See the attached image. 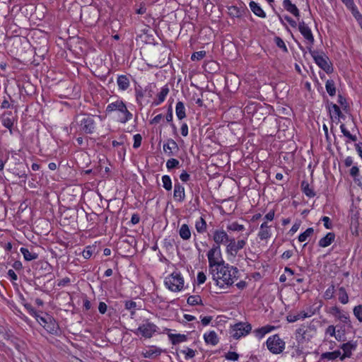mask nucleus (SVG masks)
Segmentation results:
<instances>
[{
    "label": "nucleus",
    "mask_w": 362,
    "mask_h": 362,
    "mask_svg": "<svg viewBox=\"0 0 362 362\" xmlns=\"http://www.w3.org/2000/svg\"><path fill=\"white\" fill-rule=\"evenodd\" d=\"M322 221L324 223V226L327 229H331L332 228V224L331 223L330 218L328 216H323L322 218Z\"/></svg>",
    "instance_id": "nucleus-56"
},
{
    "label": "nucleus",
    "mask_w": 362,
    "mask_h": 362,
    "mask_svg": "<svg viewBox=\"0 0 362 362\" xmlns=\"http://www.w3.org/2000/svg\"><path fill=\"white\" fill-rule=\"evenodd\" d=\"M157 329L158 327L155 324L146 320L145 323L134 330V333L136 334H141L145 338H151L157 332Z\"/></svg>",
    "instance_id": "nucleus-9"
},
{
    "label": "nucleus",
    "mask_w": 362,
    "mask_h": 362,
    "mask_svg": "<svg viewBox=\"0 0 362 362\" xmlns=\"http://www.w3.org/2000/svg\"><path fill=\"white\" fill-rule=\"evenodd\" d=\"M48 322L47 325H43L44 328L49 333L54 334L56 333L59 326L58 324L56 322L54 319L52 317H48Z\"/></svg>",
    "instance_id": "nucleus-26"
},
{
    "label": "nucleus",
    "mask_w": 362,
    "mask_h": 362,
    "mask_svg": "<svg viewBox=\"0 0 362 362\" xmlns=\"http://www.w3.org/2000/svg\"><path fill=\"white\" fill-rule=\"evenodd\" d=\"M187 302L190 305H203L201 297L198 295L190 296L188 297Z\"/></svg>",
    "instance_id": "nucleus-39"
},
{
    "label": "nucleus",
    "mask_w": 362,
    "mask_h": 362,
    "mask_svg": "<svg viewBox=\"0 0 362 362\" xmlns=\"http://www.w3.org/2000/svg\"><path fill=\"white\" fill-rule=\"evenodd\" d=\"M225 358L229 361H236L239 358V354L235 351H228L226 354Z\"/></svg>",
    "instance_id": "nucleus-48"
},
{
    "label": "nucleus",
    "mask_w": 362,
    "mask_h": 362,
    "mask_svg": "<svg viewBox=\"0 0 362 362\" xmlns=\"http://www.w3.org/2000/svg\"><path fill=\"white\" fill-rule=\"evenodd\" d=\"M340 129L341 133L344 136L349 139L352 141H356L357 140V137L355 135H352L346 128L345 125L344 124H341L340 125Z\"/></svg>",
    "instance_id": "nucleus-43"
},
{
    "label": "nucleus",
    "mask_w": 362,
    "mask_h": 362,
    "mask_svg": "<svg viewBox=\"0 0 362 362\" xmlns=\"http://www.w3.org/2000/svg\"><path fill=\"white\" fill-rule=\"evenodd\" d=\"M313 334H310L308 329L306 328V326L301 325L298 329H296V337L298 341H309L310 338H312Z\"/></svg>",
    "instance_id": "nucleus-12"
},
{
    "label": "nucleus",
    "mask_w": 362,
    "mask_h": 362,
    "mask_svg": "<svg viewBox=\"0 0 362 362\" xmlns=\"http://www.w3.org/2000/svg\"><path fill=\"white\" fill-rule=\"evenodd\" d=\"M230 238L223 229H216L213 232V240L216 243L215 245L220 247V245H224L226 246Z\"/></svg>",
    "instance_id": "nucleus-11"
},
{
    "label": "nucleus",
    "mask_w": 362,
    "mask_h": 362,
    "mask_svg": "<svg viewBox=\"0 0 362 362\" xmlns=\"http://www.w3.org/2000/svg\"><path fill=\"white\" fill-rule=\"evenodd\" d=\"M184 279L180 273L174 272L165 279V285L173 292H179L184 287Z\"/></svg>",
    "instance_id": "nucleus-4"
},
{
    "label": "nucleus",
    "mask_w": 362,
    "mask_h": 362,
    "mask_svg": "<svg viewBox=\"0 0 362 362\" xmlns=\"http://www.w3.org/2000/svg\"><path fill=\"white\" fill-rule=\"evenodd\" d=\"M228 13L232 18H239L242 15V12L239 8L235 6H230L228 7Z\"/></svg>",
    "instance_id": "nucleus-36"
},
{
    "label": "nucleus",
    "mask_w": 362,
    "mask_h": 362,
    "mask_svg": "<svg viewBox=\"0 0 362 362\" xmlns=\"http://www.w3.org/2000/svg\"><path fill=\"white\" fill-rule=\"evenodd\" d=\"M298 29L303 36L311 44L314 42V37L310 28L303 22H300Z\"/></svg>",
    "instance_id": "nucleus-14"
},
{
    "label": "nucleus",
    "mask_w": 362,
    "mask_h": 362,
    "mask_svg": "<svg viewBox=\"0 0 362 362\" xmlns=\"http://www.w3.org/2000/svg\"><path fill=\"white\" fill-rule=\"evenodd\" d=\"M173 197L180 202H183L185 198V187L178 182L175 183Z\"/></svg>",
    "instance_id": "nucleus-15"
},
{
    "label": "nucleus",
    "mask_w": 362,
    "mask_h": 362,
    "mask_svg": "<svg viewBox=\"0 0 362 362\" xmlns=\"http://www.w3.org/2000/svg\"><path fill=\"white\" fill-rule=\"evenodd\" d=\"M175 113L177 118L180 120L186 117L185 107L182 102L179 101L177 103L175 107Z\"/></svg>",
    "instance_id": "nucleus-28"
},
{
    "label": "nucleus",
    "mask_w": 362,
    "mask_h": 362,
    "mask_svg": "<svg viewBox=\"0 0 362 362\" xmlns=\"http://www.w3.org/2000/svg\"><path fill=\"white\" fill-rule=\"evenodd\" d=\"M179 235L183 240H188L191 238V230L187 224H182L179 229Z\"/></svg>",
    "instance_id": "nucleus-25"
},
{
    "label": "nucleus",
    "mask_w": 362,
    "mask_h": 362,
    "mask_svg": "<svg viewBox=\"0 0 362 362\" xmlns=\"http://www.w3.org/2000/svg\"><path fill=\"white\" fill-rule=\"evenodd\" d=\"M313 314V313L312 314H308L305 311H301L297 314L290 313L287 315L286 319L289 322H294L300 319H304L310 317Z\"/></svg>",
    "instance_id": "nucleus-19"
},
{
    "label": "nucleus",
    "mask_w": 362,
    "mask_h": 362,
    "mask_svg": "<svg viewBox=\"0 0 362 362\" xmlns=\"http://www.w3.org/2000/svg\"><path fill=\"white\" fill-rule=\"evenodd\" d=\"M274 42L279 48L281 49L284 52H288L287 47L284 40L280 37H275Z\"/></svg>",
    "instance_id": "nucleus-44"
},
{
    "label": "nucleus",
    "mask_w": 362,
    "mask_h": 362,
    "mask_svg": "<svg viewBox=\"0 0 362 362\" xmlns=\"http://www.w3.org/2000/svg\"><path fill=\"white\" fill-rule=\"evenodd\" d=\"M334 286L331 285L325 292L324 298L325 299H331L334 296Z\"/></svg>",
    "instance_id": "nucleus-49"
},
{
    "label": "nucleus",
    "mask_w": 362,
    "mask_h": 362,
    "mask_svg": "<svg viewBox=\"0 0 362 362\" xmlns=\"http://www.w3.org/2000/svg\"><path fill=\"white\" fill-rule=\"evenodd\" d=\"M339 300L342 304H346L349 302V296L348 294L344 287H340L339 288Z\"/></svg>",
    "instance_id": "nucleus-37"
},
{
    "label": "nucleus",
    "mask_w": 362,
    "mask_h": 362,
    "mask_svg": "<svg viewBox=\"0 0 362 362\" xmlns=\"http://www.w3.org/2000/svg\"><path fill=\"white\" fill-rule=\"evenodd\" d=\"M329 313H330L332 315H334V316H335V317H339V315H340V313H341V310H340L338 307H337V306H334V307H332V308H330V311H329Z\"/></svg>",
    "instance_id": "nucleus-60"
},
{
    "label": "nucleus",
    "mask_w": 362,
    "mask_h": 362,
    "mask_svg": "<svg viewBox=\"0 0 362 362\" xmlns=\"http://www.w3.org/2000/svg\"><path fill=\"white\" fill-rule=\"evenodd\" d=\"M267 349L274 354H279L283 352L285 348V342L278 334L269 337L267 340Z\"/></svg>",
    "instance_id": "nucleus-7"
},
{
    "label": "nucleus",
    "mask_w": 362,
    "mask_h": 362,
    "mask_svg": "<svg viewBox=\"0 0 362 362\" xmlns=\"http://www.w3.org/2000/svg\"><path fill=\"white\" fill-rule=\"evenodd\" d=\"M206 222L202 218L200 217L199 220L195 223V228L199 233H204L206 230Z\"/></svg>",
    "instance_id": "nucleus-35"
},
{
    "label": "nucleus",
    "mask_w": 362,
    "mask_h": 362,
    "mask_svg": "<svg viewBox=\"0 0 362 362\" xmlns=\"http://www.w3.org/2000/svg\"><path fill=\"white\" fill-rule=\"evenodd\" d=\"M335 235L334 233H328L325 237L319 240V246L326 247L330 245L334 240Z\"/></svg>",
    "instance_id": "nucleus-20"
},
{
    "label": "nucleus",
    "mask_w": 362,
    "mask_h": 362,
    "mask_svg": "<svg viewBox=\"0 0 362 362\" xmlns=\"http://www.w3.org/2000/svg\"><path fill=\"white\" fill-rule=\"evenodd\" d=\"M274 327L267 325L264 327H262L261 328H259L255 331L256 336L259 338H262L266 334L270 332L272 330H273Z\"/></svg>",
    "instance_id": "nucleus-34"
},
{
    "label": "nucleus",
    "mask_w": 362,
    "mask_h": 362,
    "mask_svg": "<svg viewBox=\"0 0 362 362\" xmlns=\"http://www.w3.org/2000/svg\"><path fill=\"white\" fill-rule=\"evenodd\" d=\"M210 274L216 285L221 288L232 286L239 277V270L237 267L225 264L213 271Z\"/></svg>",
    "instance_id": "nucleus-1"
},
{
    "label": "nucleus",
    "mask_w": 362,
    "mask_h": 362,
    "mask_svg": "<svg viewBox=\"0 0 362 362\" xmlns=\"http://www.w3.org/2000/svg\"><path fill=\"white\" fill-rule=\"evenodd\" d=\"M206 279V275L204 272H199L197 274V282L199 284H202L205 282Z\"/></svg>",
    "instance_id": "nucleus-58"
},
{
    "label": "nucleus",
    "mask_w": 362,
    "mask_h": 362,
    "mask_svg": "<svg viewBox=\"0 0 362 362\" xmlns=\"http://www.w3.org/2000/svg\"><path fill=\"white\" fill-rule=\"evenodd\" d=\"M98 310L101 314L105 313L107 311V305L104 302H100L98 306Z\"/></svg>",
    "instance_id": "nucleus-63"
},
{
    "label": "nucleus",
    "mask_w": 362,
    "mask_h": 362,
    "mask_svg": "<svg viewBox=\"0 0 362 362\" xmlns=\"http://www.w3.org/2000/svg\"><path fill=\"white\" fill-rule=\"evenodd\" d=\"M180 162L178 160L175 158H170L168 160L166 163V167L168 170L173 169L175 168H177L179 166Z\"/></svg>",
    "instance_id": "nucleus-46"
},
{
    "label": "nucleus",
    "mask_w": 362,
    "mask_h": 362,
    "mask_svg": "<svg viewBox=\"0 0 362 362\" xmlns=\"http://www.w3.org/2000/svg\"><path fill=\"white\" fill-rule=\"evenodd\" d=\"M209 260V272L211 273L215 269L225 264L222 258L221 247L218 245H213L207 252Z\"/></svg>",
    "instance_id": "nucleus-2"
},
{
    "label": "nucleus",
    "mask_w": 362,
    "mask_h": 362,
    "mask_svg": "<svg viewBox=\"0 0 362 362\" xmlns=\"http://www.w3.org/2000/svg\"><path fill=\"white\" fill-rule=\"evenodd\" d=\"M249 6L255 15L260 18L266 17V13L262 10V8L259 6V4H257L256 2L251 1L249 4Z\"/></svg>",
    "instance_id": "nucleus-24"
},
{
    "label": "nucleus",
    "mask_w": 362,
    "mask_h": 362,
    "mask_svg": "<svg viewBox=\"0 0 362 362\" xmlns=\"http://www.w3.org/2000/svg\"><path fill=\"white\" fill-rule=\"evenodd\" d=\"M226 228L228 231H243L245 226L239 224L238 222H232L227 226Z\"/></svg>",
    "instance_id": "nucleus-40"
},
{
    "label": "nucleus",
    "mask_w": 362,
    "mask_h": 362,
    "mask_svg": "<svg viewBox=\"0 0 362 362\" xmlns=\"http://www.w3.org/2000/svg\"><path fill=\"white\" fill-rule=\"evenodd\" d=\"M301 188L303 193L308 197H314L315 196V193L313 188L310 187V185L308 182L303 181L301 182Z\"/></svg>",
    "instance_id": "nucleus-32"
},
{
    "label": "nucleus",
    "mask_w": 362,
    "mask_h": 362,
    "mask_svg": "<svg viewBox=\"0 0 362 362\" xmlns=\"http://www.w3.org/2000/svg\"><path fill=\"white\" fill-rule=\"evenodd\" d=\"M204 339L208 344L215 346L218 343L217 334L214 331H210L209 333L204 334Z\"/></svg>",
    "instance_id": "nucleus-21"
},
{
    "label": "nucleus",
    "mask_w": 362,
    "mask_h": 362,
    "mask_svg": "<svg viewBox=\"0 0 362 362\" xmlns=\"http://www.w3.org/2000/svg\"><path fill=\"white\" fill-rule=\"evenodd\" d=\"M325 334H329L331 337H334L337 340L340 341L341 337L336 335L335 327L334 325H329L325 330Z\"/></svg>",
    "instance_id": "nucleus-45"
},
{
    "label": "nucleus",
    "mask_w": 362,
    "mask_h": 362,
    "mask_svg": "<svg viewBox=\"0 0 362 362\" xmlns=\"http://www.w3.org/2000/svg\"><path fill=\"white\" fill-rule=\"evenodd\" d=\"M310 53L315 60V63L326 73L332 72L333 68L330 65L329 58L322 52L319 53L316 51H312L310 49Z\"/></svg>",
    "instance_id": "nucleus-6"
},
{
    "label": "nucleus",
    "mask_w": 362,
    "mask_h": 362,
    "mask_svg": "<svg viewBox=\"0 0 362 362\" xmlns=\"http://www.w3.org/2000/svg\"><path fill=\"white\" fill-rule=\"evenodd\" d=\"M339 320H341L344 324H346L349 326H351V321L349 320V317L347 314L341 313L339 317H337Z\"/></svg>",
    "instance_id": "nucleus-51"
},
{
    "label": "nucleus",
    "mask_w": 362,
    "mask_h": 362,
    "mask_svg": "<svg viewBox=\"0 0 362 362\" xmlns=\"http://www.w3.org/2000/svg\"><path fill=\"white\" fill-rule=\"evenodd\" d=\"M2 124L5 127H6L9 129H11L12 128L13 124V122L9 118L3 119Z\"/></svg>",
    "instance_id": "nucleus-57"
},
{
    "label": "nucleus",
    "mask_w": 362,
    "mask_h": 362,
    "mask_svg": "<svg viewBox=\"0 0 362 362\" xmlns=\"http://www.w3.org/2000/svg\"><path fill=\"white\" fill-rule=\"evenodd\" d=\"M141 140H142V137H141V134H135L134 136L133 147L134 148H139L141 146Z\"/></svg>",
    "instance_id": "nucleus-53"
},
{
    "label": "nucleus",
    "mask_w": 362,
    "mask_h": 362,
    "mask_svg": "<svg viewBox=\"0 0 362 362\" xmlns=\"http://www.w3.org/2000/svg\"><path fill=\"white\" fill-rule=\"evenodd\" d=\"M168 337L173 344L185 341L187 339L186 335L181 334H169Z\"/></svg>",
    "instance_id": "nucleus-30"
},
{
    "label": "nucleus",
    "mask_w": 362,
    "mask_h": 362,
    "mask_svg": "<svg viewBox=\"0 0 362 362\" xmlns=\"http://www.w3.org/2000/svg\"><path fill=\"white\" fill-rule=\"evenodd\" d=\"M284 8L295 16H299V10L295 4H293L291 0H284L283 1Z\"/></svg>",
    "instance_id": "nucleus-22"
},
{
    "label": "nucleus",
    "mask_w": 362,
    "mask_h": 362,
    "mask_svg": "<svg viewBox=\"0 0 362 362\" xmlns=\"http://www.w3.org/2000/svg\"><path fill=\"white\" fill-rule=\"evenodd\" d=\"M162 182L163 188L167 191L172 189V181L169 175H163L162 177Z\"/></svg>",
    "instance_id": "nucleus-42"
},
{
    "label": "nucleus",
    "mask_w": 362,
    "mask_h": 362,
    "mask_svg": "<svg viewBox=\"0 0 362 362\" xmlns=\"http://www.w3.org/2000/svg\"><path fill=\"white\" fill-rule=\"evenodd\" d=\"M342 350L344 351V354L340 357L341 360H344L346 358H349L351 355V349H354V346L349 343L343 344L341 346Z\"/></svg>",
    "instance_id": "nucleus-31"
},
{
    "label": "nucleus",
    "mask_w": 362,
    "mask_h": 362,
    "mask_svg": "<svg viewBox=\"0 0 362 362\" xmlns=\"http://www.w3.org/2000/svg\"><path fill=\"white\" fill-rule=\"evenodd\" d=\"M327 92L330 96H334L336 93V88L333 80H327L325 84Z\"/></svg>",
    "instance_id": "nucleus-38"
},
{
    "label": "nucleus",
    "mask_w": 362,
    "mask_h": 362,
    "mask_svg": "<svg viewBox=\"0 0 362 362\" xmlns=\"http://www.w3.org/2000/svg\"><path fill=\"white\" fill-rule=\"evenodd\" d=\"M117 110L121 113L119 122L125 123L132 117V113L127 110L125 104L122 100H117L107 105L106 107L107 112H111Z\"/></svg>",
    "instance_id": "nucleus-3"
},
{
    "label": "nucleus",
    "mask_w": 362,
    "mask_h": 362,
    "mask_svg": "<svg viewBox=\"0 0 362 362\" xmlns=\"http://www.w3.org/2000/svg\"><path fill=\"white\" fill-rule=\"evenodd\" d=\"M170 89L168 85L164 86L157 95V98L153 102L155 106L159 105L165 100L166 96L169 93Z\"/></svg>",
    "instance_id": "nucleus-18"
},
{
    "label": "nucleus",
    "mask_w": 362,
    "mask_h": 362,
    "mask_svg": "<svg viewBox=\"0 0 362 362\" xmlns=\"http://www.w3.org/2000/svg\"><path fill=\"white\" fill-rule=\"evenodd\" d=\"M81 130L86 134H93L95 129V121L93 116H83L79 121Z\"/></svg>",
    "instance_id": "nucleus-10"
},
{
    "label": "nucleus",
    "mask_w": 362,
    "mask_h": 362,
    "mask_svg": "<svg viewBox=\"0 0 362 362\" xmlns=\"http://www.w3.org/2000/svg\"><path fill=\"white\" fill-rule=\"evenodd\" d=\"M346 6L351 11L356 7L354 0H341Z\"/></svg>",
    "instance_id": "nucleus-59"
},
{
    "label": "nucleus",
    "mask_w": 362,
    "mask_h": 362,
    "mask_svg": "<svg viewBox=\"0 0 362 362\" xmlns=\"http://www.w3.org/2000/svg\"><path fill=\"white\" fill-rule=\"evenodd\" d=\"M252 326L249 323L239 322L232 327L230 334L235 339H238L250 333Z\"/></svg>",
    "instance_id": "nucleus-8"
},
{
    "label": "nucleus",
    "mask_w": 362,
    "mask_h": 362,
    "mask_svg": "<svg viewBox=\"0 0 362 362\" xmlns=\"http://www.w3.org/2000/svg\"><path fill=\"white\" fill-rule=\"evenodd\" d=\"M117 83L122 90H126L129 87V79L125 75H120L117 77Z\"/></svg>",
    "instance_id": "nucleus-23"
},
{
    "label": "nucleus",
    "mask_w": 362,
    "mask_h": 362,
    "mask_svg": "<svg viewBox=\"0 0 362 362\" xmlns=\"http://www.w3.org/2000/svg\"><path fill=\"white\" fill-rule=\"evenodd\" d=\"M354 315L358 320L359 322H362V305H358L354 308Z\"/></svg>",
    "instance_id": "nucleus-47"
},
{
    "label": "nucleus",
    "mask_w": 362,
    "mask_h": 362,
    "mask_svg": "<svg viewBox=\"0 0 362 362\" xmlns=\"http://www.w3.org/2000/svg\"><path fill=\"white\" fill-rule=\"evenodd\" d=\"M247 237L243 239L235 240L234 238H231L230 241L226 246V252L228 256L235 257L237 256L238 252L244 248L247 244Z\"/></svg>",
    "instance_id": "nucleus-5"
},
{
    "label": "nucleus",
    "mask_w": 362,
    "mask_h": 362,
    "mask_svg": "<svg viewBox=\"0 0 362 362\" xmlns=\"http://www.w3.org/2000/svg\"><path fill=\"white\" fill-rule=\"evenodd\" d=\"M161 349L156 346H151L145 352H144L143 355L145 358H151L159 356L161 354Z\"/></svg>",
    "instance_id": "nucleus-27"
},
{
    "label": "nucleus",
    "mask_w": 362,
    "mask_h": 362,
    "mask_svg": "<svg viewBox=\"0 0 362 362\" xmlns=\"http://www.w3.org/2000/svg\"><path fill=\"white\" fill-rule=\"evenodd\" d=\"M206 52L204 51H199L192 54L191 59L192 61L200 60L205 56Z\"/></svg>",
    "instance_id": "nucleus-52"
},
{
    "label": "nucleus",
    "mask_w": 362,
    "mask_h": 362,
    "mask_svg": "<svg viewBox=\"0 0 362 362\" xmlns=\"http://www.w3.org/2000/svg\"><path fill=\"white\" fill-rule=\"evenodd\" d=\"M181 353L185 355L186 359L193 358L195 356V351L189 348H186L185 349L182 350Z\"/></svg>",
    "instance_id": "nucleus-50"
},
{
    "label": "nucleus",
    "mask_w": 362,
    "mask_h": 362,
    "mask_svg": "<svg viewBox=\"0 0 362 362\" xmlns=\"http://www.w3.org/2000/svg\"><path fill=\"white\" fill-rule=\"evenodd\" d=\"M189 175L186 171H183L180 175V180L185 182H187L189 180Z\"/></svg>",
    "instance_id": "nucleus-62"
},
{
    "label": "nucleus",
    "mask_w": 362,
    "mask_h": 362,
    "mask_svg": "<svg viewBox=\"0 0 362 362\" xmlns=\"http://www.w3.org/2000/svg\"><path fill=\"white\" fill-rule=\"evenodd\" d=\"M338 103L342 106L343 110L344 111H347V108L349 107L346 100L341 95H338Z\"/></svg>",
    "instance_id": "nucleus-54"
},
{
    "label": "nucleus",
    "mask_w": 362,
    "mask_h": 362,
    "mask_svg": "<svg viewBox=\"0 0 362 362\" xmlns=\"http://www.w3.org/2000/svg\"><path fill=\"white\" fill-rule=\"evenodd\" d=\"M181 134L183 136L188 135V126L186 123H183L181 127Z\"/></svg>",
    "instance_id": "nucleus-64"
},
{
    "label": "nucleus",
    "mask_w": 362,
    "mask_h": 362,
    "mask_svg": "<svg viewBox=\"0 0 362 362\" xmlns=\"http://www.w3.org/2000/svg\"><path fill=\"white\" fill-rule=\"evenodd\" d=\"M351 12L357 22L362 20V15L361 14L356 6L352 10H351Z\"/></svg>",
    "instance_id": "nucleus-55"
},
{
    "label": "nucleus",
    "mask_w": 362,
    "mask_h": 362,
    "mask_svg": "<svg viewBox=\"0 0 362 362\" xmlns=\"http://www.w3.org/2000/svg\"><path fill=\"white\" fill-rule=\"evenodd\" d=\"M339 357H341V351L339 350H336L332 352H325L321 355L322 359L327 360H334Z\"/></svg>",
    "instance_id": "nucleus-33"
},
{
    "label": "nucleus",
    "mask_w": 362,
    "mask_h": 362,
    "mask_svg": "<svg viewBox=\"0 0 362 362\" xmlns=\"http://www.w3.org/2000/svg\"><path fill=\"white\" fill-rule=\"evenodd\" d=\"M163 151L168 156H172L174 155L175 152H177L179 151V147L175 141L173 139H168L165 143L163 144Z\"/></svg>",
    "instance_id": "nucleus-13"
},
{
    "label": "nucleus",
    "mask_w": 362,
    "mask_h": 362,
    "mask_svg": "<svg viewBox=\"0 0 362 362\" xmlns=\"http://www.w3.org/2000/svg\"><path fill=\"white\" fill-rule=\"evenodd\" d=\"M327 107L332 119H337L338 122L341 116V112L339 107L332 103H327Z\"/></svg>",
    "instance_id": "nucleus-17"
},
{
    "label": "nucleus",
    "mask_w": 362,
    "mask_h": 362,
    "mask_svg": "<svg viewBox=\"0 0 362 362\" xmlns=\"http://www.w3.org/2000/svg\"><path fill=\"white\" fill-rule=\"evenodd\" d=\"M136 306V302L133 300H129L125 303V308L127 310H132L135 308Z\"/></svg>",
    "instance_id": "nucleus-61"
},
{
    "label": "nucleus",
    "mask_w": 362,
    "mask_h": 362,
    "mask_svg": "<svg viewBox=\"0 0 362 362\" xmlns=\"http://www.w3.org/2000/svg\"><path fill=\"white\" fill-rule=\"evenodd\" d=\"M20 251L26 261H32L37 259L38 257V255L37 253L30 252L28 248L21 247Z\"/></svg>",
    "instance_id": "nucleus-29"
},
{
    "label": "nucleus",
    "mask_w": 362,
    "mask_h": 362,
    "mask_svg": "<svg viewBox=\"0 0 362 362\" xmlns=\"http://www.w3.org/2000/svg\"><path fill=\"white\" fill-rule=\"evenodd\" d=\"M314 233V230L313 228H308L305 230L303 233L300 234L298 236V240L301 243L305 242L307 240L308 238H310Z\"/></svg>",
    "instance_id": "nucleus-41"
},
{
    "label": "nucleus",
    "mask_w": 362,
    "mask_h": 362,
    "mask_svg": "<svg viewBox=\"0 0 362 362\" xmlns=\"http://www.w3.org/2000/svg\"><path fill=\"white\" fill-rule=\"evenodd\" d=\"M271 226L268 225L267 221L262 223L260 226L259 230L258 232V238L261 240H267L272 235Z\"/></svg>",
    "instance_id": "nucleus-16"
}]
</instances>
